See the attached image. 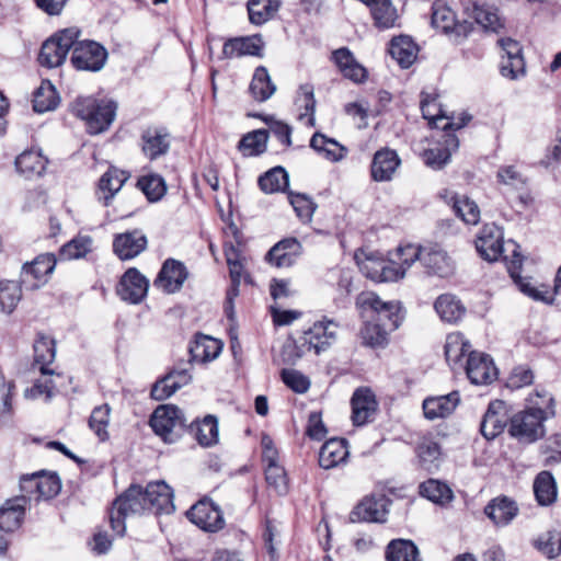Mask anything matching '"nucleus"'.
<instances>
[{"instance_id": "nucleus-1", "label": "nucleus", "mask_w": 561, "mask_h": 561, "mask_svg": "<svg viewBox=\"0 0 561 561\" xmlns=\"http://www.w3.org/2000/svg\"><path fill=\"white\" fill-rule=\"evenodd\" d=\"M530 407L512 416L510 434L522 443H534L545 435L543 422L554 415L553 398L536 392L529 398Z\"/></svg>"}, {"instance_id": "nucleus-2", "label": "nucleus", "mask_w": 561, "mask_h": 561, "mask_svg": "<svg viewBox=\"0 0 561 561\" xmlns=\"http://www.w3.org/2000/svg\"><path fill=\"white\" fill-rule=\"evenodd\" d=\"M116 103L108 100H98L92 96L78 98L71 105L72 113L84 121L87 130L98 135L112 125L116 115Z\"/></svg>"}, {"instance_id": "nucleus-3", "label": "nucleus", "mask_w": 561, "mask_h": 561, "mask_svg": "<svg viewBox=\"0 0 561 561\" xmlns=\"http://www.w3.org/2000/svg\"><path fill=\"white\" fill-rule=\"evenodd\" d=\"M222 351V343L209 335L198 333L190 343V359L185 367L178 366V389L192 381V365L206 364L216 359Z\"/></svg>"}, {"instance_id": "nucleus-4", "label": "nucleus", "mask_w": 561, "mask_h": 561, "mask_svg": "<svg viewBox=\"0 0 561 561\" xmlns=\"http://www.w3.org/2000/svg\"><path fill=\"white\" fill-rule=\"evenodd\" d=\"M147 508V502L144 496V488L140 485H130L124 494L118 496L112 508L108 518L111 527L118 536L125 534V518L133 514H141Z\"/></svg>"}, {"instance_id": "nucleus-5", "label": "nucleus", "mask_w": 561, "mask_h": 561, "mask_svg": "<svg viewBox=\"0 0 561 561\" xmlns=\"http://www.w3.org/2000/svg\"><path fill=\"white\" fill-rule=\"evenodd\" d=\"M356 306L364 312H371L370 319L391 332L397 330L402 321L399 305L393 301H382L373 291L359 294Z\"/></svg>"}, {"instance_id": "nucleus-6", "label": "nucleus", "mask_w": 561, "mask_h": 561, "mask_svg": "<svg viewBox=\"0 0 561 561\" xmlns=\"http://www.w3.org/2000/svg\"><path fill=\"white\" fill-rule=\"evenodd\" d=\"M80 30L68 27L57 32L44 42L38 56L42 66L48 68L59 67L64 64L73 44L80 37Z\"/></svg>"}, {"instance_id": "nucleus-7", "label": "nucleus", "mask_w": 561, "mask_h": 561, "mask_svg": "<svg viewBox=\"0 0 561 561\" xmlns=\"http://www.w3.org/2000/svg\"><path fill=\"white\" fill-rule=\"evenodd\" d=\"M106 48L95 41H76L72 46L71 64L78 70L96 72L107 60Z\"/></svg>"}, {"instance_id": "nucleus-8", "label": "nucleus", "mask_w": 561, "mask_h": 561, "mask_svg": "<svg viewBox=\"0 0 561 561\" xmlns=\"http://www.w3.org/2000/svg\"><path fill=\"white\" fill-rule=\"evenodd\" d=\"M186 517L206 533H218L226 525L221 508L207 496L196 502L186 512Z\"/></svg>"}, {"instance_id": "nucleus-9", "label": "nucleus", "mask_w": 561, "mask_h": 561, "mask_svg": "<svg viewBox=\"0 0 561 561\" xmlns=\"http://www.w3.org/2000/svg\"><path fill=\"white\" fill-rule=\"evenodd\" d=\"M149 280L136 267H129L121 277L116 288L119 298L128 304L138 305L147 296Z\"/></svg>"}, {"instance_id": "nucleus-10", "label": "nucleus", "mask_w": 561, "mask_h": 561, "mask_svg": "<svg viewBox=\"0 0 561 561\" xmlns=\"http://www.w3.org/2000/svg\"><path fill=\"white\" fill-rule=\"evenodd\" d=\"M56 266L54 254L46 253L35 257L31 263H25L21 272V282L27 289H36L47 282Z\"/></svg>"}, {"instance_id": "nucleus-11", "label": "nucleus", "mask_w": 561, "mask_h": 561, "mask_svg": "<svg viewBox=\"0 0 561 561\" xmlns=\"http://www.w3.org/2000/svg\"><path fill=\"white\" fill-rule=\"evenodd\" d=\"M336 329L337 324L334 321L324 319L314 322L312 327L304 332L301 337L309 352L313 351L316 354H320L336 341Z\"/></svg>"}, {"instance_id": "nucleus-12", "label": "nucleus", "mask_w": 561, "mask_h": 561, "mask_svg": "<svg viewBox=\"0 0 561 561\" xmlns=\"http://www.w3.org/2000/svg\"><path fill=\"white\" fill-rule=\"evenodd\" d=\"M503 55L500 65L501 75L505 78L516 79L525 72V61L519 43L510 37L497 41Z\"/></svg>"}, {"instance_id": "nucleus-13", "label": "nucleus", "mask_w": 561, "mask_h": 561, "mask_svg": "<svg viewBox=\"0 0 561 561\" xmlns=\"http://www.w3.org/2000/svg\"><path fill=\"white\" fill-rule=\"evenodd\" d=\"M476 249L478 253L486 261H496L503 256V232L501 228L495 225H485L476 240Z\"/></svg>"}, {"instance_id": "nucleus-14", "label": "nucleus", "mask_w": 561, "mask_h": 561, "mask_svg": "<svg viewBox=\"0 0 561 561\" xmlns=\"http://www.w3.org/2000/svg\"><path fill=\"white\" fill-rule=\"evenodd\" d=\"M466 374L472 383L482 386L495 380L497 370L489 355L470 352L466 363Z\"/></svg>"}, {"instance_id": "nucleus-15", "label": "nucleus", "mask_w": 561, "mask_h": 561, "mask_svg": "<svg viewBox=\"0 0 561 561\" xmlns=\"http://www.w3.org/2000/svg\"><path fill=\"white\" fill-rule=\"evenodd\" d=\"M390 504L391 500L385 494L366 496L352 512V520L383 523Z\"/></svg>"}, {"instance_id": "nucleus-16", "label": "nucleus", "mask_w": 561, "mask_h": 561, "mask_svg": "<svg viewBox=\"0 0 561 561\" xmlns=\"http://www.w3.org/2000/svg\"><path fill=\"white\" fill-rule=\"evenodd\" d=\"M148 511L156 515L170 516L174 510L172 489L164 481H156L144 488Z\"/></svg>"}, {"instance_id": "nucleus-17", "label": "nucleus", "mask_w": 561, "mask_h": 561, "mask_svg": "<svg viewBox=\"0 0 561 561\" xmlns=\"http://www.w3.org/2000/svg\"><path fill=\"white\" fill-rule=\"evenodd\" d=\"M148 244L147 237L139 229L118 233L113 240V251L122 261H128L142 253Z\"/></svg>"}, {"instance_id": "nucleus-18", "label": "nucleus", "mask_w": 561, "mask_h": 561, "mask_svg": "<svg viewBox=\"0 0 561 561\" xmlns=\"http://www.w3.org/2000/svg\"><path fill=\"white\" fill-rule=\"evenodd\" d=\"M352 421L355 426H363L373 421L378 403L374 392L369 388H358L352 399Z\"/></svg>"}, {"instance_id": "nucleus-19", "label": "nucleus", "mask_w": 561, "mask_h": 561, "mask_svg": "<svg viewBox=\"0 0 561 561\" xmlns=\"http://www.w3.org/2000/svg\"><path fill=\"white\" fill-rule=\"evenodd\" d=\"M401 164L396 150L381 148L373 157L370 164V176L375 182H389Z\"/></svg>"}, {"instance_id": "nucleus-20", "label": "nucleus", "mask_w": 561, "mask_h": 561, "mask_svg": "<svg viewBox=\"0 0 561 561\" xmlns=\"http://www.w3.org/2000/svg\"><path fill=\"white\" fill-rule=\"evenodd\" d=\"M18 173L26 180L43 176L46 172L48 159L38 148H31L20 153L14 161Z\"/></svg>"}, {"instance_id": "nucleus-21", "label": "nucleus", "mask_w": 561, "mask_h": 561, "mask_svg": "<svg viewBox=\"0 0 561 561\" xmlns=\"http://www.w3.org/2000/svg\"><path fill=\"white\" fill-rule=\"evenodd\" d=\"M302 247L296 238L278 241L266 253V261L276 267H289L300 256Z\"/></svg>"}, {"instance_id": "nucleus-22", "label": "nucleus", "mask_w": 561, "mask_h": 561, "mask_svg": "<svg viewBox=\"0 0 561 561\" xmlns=\"http://www.w3.org/2000/svg\"><path fill=\"white\" fill-rule=\"evenodd\" d=\"M507 421L508 417L504 401H492L481 421V434L486 439H493L504 431Z\"/></svg>"}, {"instance_id": "nucleus-23", "label": "nucleus", "mask_w": 561, "mask_h": 561, "mask_svg": "<svg viewBox=\"0 0 561 561\" xmlns=\"http://www.w3.org/2000/svg\"><path fill=\"white\" fill-rule=\"evenodd\" d=\"M264 42L261 35L236 37L228 39L222 47V54L226 58L241 56H263Z\"/></svg>"}, {"instance_id": "nucleus-24", "label": "nucleus", "mask_w": 561, "mask_h": 561, "mask_svg": "<svg viewBox=\"0 0 561 561\" xmlns=\"http://www.w3.org/2000/svg\"><path fill=\"white\" fill-rule=\"evenodd\" d=\"M518 512L517 503L505 495L492 499L484 507V514L497 527H504L511 524Z\"/></svg>"}, {"instance_id": "nucleus-25", "label": "nucleus", "mask_w": 561, "mask_h": 561, "mask_svg": "<svg viewBox=\"0 0 561 561\" xmlns=\"http://www.w3.org/2000/svg\"><path fill=\"white\" fill-rule=\"evenodd\" d=\"M421 264L428 275L447 277L454 272V263L448 254L436 248H423Z\"/></svg>"}, {"instance_id": "nucleus-26", "label": "nucleus", "mask_w": 561, "mask_h": 561, "mask_svg": "<svg viewBox=\"0 0 561 561\" xmlns=\"http://www.w3.org/2000/svg\"><path fill=\"white\" fill-rule=\"evenodd\" d=\"M150 426L153 432L165 443H172L175 427V407L172 404L159 405L150 417Z\"/></svg>"}, {"instance_id": "nucleus-27", "label": "nucleus", "mask_w": 561, "mask_h": 561, "mask_svg": "<svg viewBox=\"0 0 561 561\" xmlns=\"http://www.w3.org/2000/svg\"><path fill=\"white\" fill-rule=\"evenodd\" d=\"M460 401L459 393L453 391L448 394L430 397L423 401V412L426 419L436 420L450 415Z\"/></svg>"}, {"instance_id": "nucleus-28", "label": "nucleus", "mask_w": 561, "mask_h": 561, "mask_svg": "<svg viewBox=\"0 0 561 561\" xmlns=\"http://www.w3.org/2000/svg\"><path fill=\"white\" fill-rule=\"evenodd\" d=\"M347 442L344 438H331L327 440L319 453V465L323 469H332L345 463L348 458Z\"/></svg>"}, {"instance_id": "nucleus-29", "label": "nucleus", "mask_w": 561, "mask_h": 561, "mask_svg": "<svg viewBox=\"0 0 561 561\" xmlns=\"http://www.w3.org/2000/svg\"><path fill=\"white\" fill-rule=\"evenodd\" d=\"M374 25L378 30L400 26V14L391 0H375L369 5Z\"/></svg>"}, {"instance_id": "nucleus-30", "label": "nucleus", "mask_w": 561, "mask_h": 561, "mask_svg": "<svg viewBox=\"0 0 561 561\" xmlns=\"http://www.w3.org/2000/svg\"><path fill=\"white\" fill-rule=\"evenodd\" d=\"M34 366L38 367L43 376H53L55 371L48 366L56 356L55 341L44 334H38L34 342Z\"/></svg>"}, {"instance_id": "nucleus-31", "label": "nucleus", "mask_w": 561, "mask_h": 561, "mask_svg": "<svg viewBox=\"0 0 561 561\" xmlns=\"http://www.w3.org/2000/svg\"><path fill=\"white\" fill-rule=\"evenodd\" d=\"M443 145L425 150L424 160L426 165L433 169H442L450 159L451 151L459 146L457 137L451 133L443 135Z\"/></svg>"}, {"instance_id": "nucleus-32", "label": "nucleus", "mask_w": 561, "mask_h": 561, "mask_svg": "<svg viewBox=\"0 0 561 561\" xmlns=\"http://www.w3.org/2000/svg\"><path fill=\"white\" fill-rule=\"evenodd\" d=\"M417 46L410 36L393 37L389 45V54L402 68H409L416 59Z\"/></svg>"}, {"instance_id": "nucleus-33", "label": "nucleus", "mask_w": 561, "mask_h": 561, "mask_svg": "<svg viewBox=\"0 0 561 561\" xmlns=\"http://www.w3.org/2000/svg\"><path fill=\"white\" fill-rule=\"evenodd\" d=\"M434 309L442 321L457 323L466 313V307L451 294L438 296L434 302Z\"/></svg>"}, {"instance_id": "nucleus-34", "label": "nucleus", "mask_w": 561, "mask_h": 561, "mask_svg": "<svg viewBox=\"0 0 561 561\" xmlns=\"http://www.w3.org/2000/svg\"><path fill=\"white\" fill-rule=\"evenodd\" d=\"M251 96L257 102H265L276 92V84L272 81L268 70L264 66L255 68L249 85Z\"/></svg>"}, {"instance_id": "nucleus-35", "label": "nucleus", "mask_w": 561, "mask_h": 561, "mask_svg": "<svg viewBox=\"0 0 561 561\" xmlns=\"http://www.w3.org/2000/svg\"><path fill=\"white\" fill-rule=\"evenodd\" d=\"M23 499H11L0 507V529L5 533L16 530L24 519L25 504Z\"/></svg>"}, {"instance_id": "nucleus-36", "label": "nucleus", "mask_w": 561, "mask_h": 561, "mask_svg": "<svg viewBox=\"0 0 561 561\" xmlns=\"http://www.w3.org/2000/svg\"><path fill=\"white\" fill-rule=\"evenodd\" d=\"M332 57L345 78L354 82H362L366 78V69L355 60L348 48L336 49Z\"/></svg>"}, {"instance_id": "nucleus-37", "label": "nucleus", "mask_w": 561, "mask_h": 561, "mask_svg": "<svg viewBox=\"0 0 561 561\" xmlns=\"http://www.w3.org/2000/svg\"><path fill=\"white\" fill-rule=\"evenodd\" d=\"M191 431L203 447H211L219 440L218 420L211 414L206 415L201 422L191 424Z\"/></svg>"}, {"instance_id": "nucleus-38", "label": "nucleus", "mask_w": 561, "mask_h": 561, "mask_svg": "<svg viewBox=\"0 0 561 561\" xmlns=\"http://www.w3.org/2000/svg\"><path fill=\"white\" fill-rule=\"evenodd\" d=\"M536 501L541 506L553 504L558 496L557 483L549 471H541L534 481Z\"/></svg>"}, {"instance_id": "nucleus-39", "label": "nucleus", "mask_w": 561, "mask_h": 561, "mask_svg": "<svg viewBox=\"0 0 561 561\" xmlns=\"http://www.w3.org/2000/svg\"><path fill=\"white\" fill-rule=\"evenodd\" d=\"M280 0H249L247 8L252 24L262 25L273 18L280 7Z\"/></svg>"}, {"instance_id": "nucleus-40", "label": "nucleus", "mask_w": 561, "mask_h": 561, "mask_svg": "<svg viewBox=\"0 0 561 561\" xmlns=\"http://www.w3.org/2000/svg\"><path fill=\"white\" fill-rule=\"evenodd\" d=\"M310 147L332 162L341 161L347 152L344 146L320 133H316L311 137Z\"/></svg>"}, {"instance_id": "nucleus-41", "label": "nucleus", "mask_w": 561, "mask_h": 561, "mask_svg": "<svg viewBox=\"0 0 561 561\" xmlns=\"http://www.w3.org/2000/svg\"><path fill=\"white\" fill-rule=\"evenodd\" d=\"M388 561H421L417 547L411 540L393 539L386 550Z\"/></svg>"}, {"instance_id": "nucleus-42", "label": "nucleus", "mask_w": 561, "mask_h": 561, "mask_svg": "<svg viewBox=\"0 0 561 561\" xmlns=\"http://www.w3.org/2000/svg\"><path fill=\"white\" fill-rule=\"evenodd\" d=\"M259 186L266 194L283 192L289 184V176L282 167H275L259 178Z\"/></svg>"}, {"instance_id": "nucleus-43", "label": "nucleus", "mask_w": 561, "mask_h": 561, "mask_svg": "<svg viewBox=\"0 0 561 561\" xmlns=\"http://www.w3.org/2000/svg\"><path fill=\"white\" fill-rule=\"evenodd\" d=\"M59 103L55 87L49 81H43L34 92L33 108L37 113L53 111Z\"/></svg>"}, {"instance_id": "nucleus-44", "label": "nucleus", "mask_w": 561, "mask_h": 561, "mask_svg": "<svg viewBox=\"0 0 561 561\" xmlns=\"http://www.w3.org/2000/svg\"><path fill=\"white\" fill-rule=\"evenodd\" d=\"M127 175L124 171L110 168L100 179L99 188L103 194L104 204L108 205L112 197L122 188Z\"/></svg>"}, {"instance_id": "nucleus-45", "label": "nucleus", "mask_w": 561, "mask_h": 561, "mask_svg": "<svg viewBox=\"0 0 561 561\" xmlns=\"http://www.w3.org/2000/svg\"><path fill=\"white\" fill-rule=\"evenodd\" d=\"M471 15L486 31L499 33L504 26L497 10L491 5L474 3Z\"/></svg>"}, {"instance_id": "nucleus-46", "label": "nucleus", "mask_w": 561, "mask_h": 561, "mask_svg": "<svg viewBox=\"0 0 561 561\" xmlns=\"http://www.w3.org/2000/svg\"><path fill=\"white\" fill-rule=\"evenodd\" d=\"M471 351L470 342L460 332L447 335L445 344V356L449 364H458L462 357L469 356Z\"/></svg>"}, {"instance_id": "nucleus-47", "label": "nucleus", "mask_w": 561, "mask_h": 561, "mask_svg": "<svg viewBox=\"0 0 561 561\" xmlns=\"http://www.w3.org/2000/svg\"><path fill=\"white\" fill-rule=\"evenodd\" d=\"M420 494L433 503L444 505L453 500L450 488L438 480L428 479L420 485Z\"/></svg>"}, {"instance_id": "nucleus-48", "label": "nucleus", "mask_w": 561, "mask_h": 561, "mask_svg": "<svg viewBox=\"0 0 561 561\" xmlns=\"http://www.w3.org/2000/svg\"><path fill=\"white\" fill-rule=\"evenodd\" d=\"M167 135L156 130L148 129L142 134V151L151 160L164 154L169 148Z\"/></svg>"}, {"instance_id": "nucleus-49", "label": "nucleus", "mask_w": 561, "mask_h": 561, "mask_svg": "<svg viewBox=\"0 0 561 561\" xmlns=\"http://www.w3.org/2000/svg\"><path fill=\"white\" fill-rule=\"evenodd\" d=\"M432 25L444 33L453 31L456 25L455 12L442 0L434 1L432 5Z\"/></svg>"}, {"instance_id": "nucleus-50", "label": "nucleus", "mask_w": 561, "mask_h": 561, "mask_svg": "<svg viewBox=\"0 0 561 561\" xmlns=\"http://www.w3.org/2000/svg\"><path fill=\"white\" fill-rule=\"evenodd\" d=\"M22 298L21 285L14 280L0 282V309L4 313H11Z\"/></svg>"}, {"instance_id": "nucleus-51", "label": "nucleus", "mask_w": 561, "mask_h": 561, "mask_svg": "<svg viewBox=\"0 0 561 561\" xmlns=\"http://www.w3.org/2000/svg\"><path fill=\"white\" fill-rule=\"evenodd\" d=\"M497 182L514 191H524L528 178L516 165H502L496 173Z\"/></svg>"}, {"instance_id": "nucleus-52", "label": "nucleus", "mask_w": 561, "mask_h": 561, "mask_svg": "<svg viewBox=\"0 0 561 561\" xmlns=\"http://www.w3.org/2000/svg\"><path fill=\"white\" fill-rule=\"evenodd\" d=\"M267 139V130H253L242 137L239 142V149L243 152L244 156L261 154L266 150Z\"/></svg>"}, {"instance_id": "nucleus-53", "label": "nucleus", "mask_w": 561, "mask_h": 561, "mask_svg": "<svg viewBox=\"0 0 561 561\" xmlns=\"http://www.w3.org/2000/svg\"><path fill=\"white\" fill-rule=\"evenodd\" d=\"M296 103L300 108H304V112L299 114V119L304 121L306 118L308 125L314 126L316 100L312 84L305 83L299 87Z\"/></svg>"}, {"instance_id": "nucleus-54", "label": "nucleus", "mask_w": 561, "mask_h": 561, "mask_svg": "<svg viewBox=\"0 0 561 561\" xmlns=\"http://www.w3.org/2000/svg\"><path fill=\"white\" fill-rule=\"evenodd\" d=\"M453 209L455 214L468 225H477L480 220V209L478 205L467 196H454Z\"/></svg>"}, {"instance_id": "nucleus-55", "label": "nucleus", "mask_w": 561, "mask_h": 561, "mask_svg": "<svg viewBox=\"0 0 561 561\" xmlns=\"http://www.w3.org/2000/svg\"><path fill=\"white\" fill-rule=\"evenodd\" d=\"M92 239L88 236H79L64 244L59 251L60 260H78L84 257L90 251Z\"/></svg>"}, {"instance_id": "nucleus-56", "label": "nucleus", "mask_w": 561, "mask_h": 561, "mask_svg": "<svg viewBox=\"0 0 561 561\" xmlns=\"http://www.w3.org/2000/svg\"><path fill=\"white\" fill-rule=\"evenodd\" d=\"M111 407L107 403L95 407L89 417V426L104 442L108 438L107 426L110 423Z\"/></svg>"}, {"instance_id": "nucleus-57", "label": "nucleus", "mask_w": 561, "mask_h": 561, "mask_svg": "<svg viewBox=\"0 0 561 561\" xmlns=\"http://www.w3.org/2000/svg\"><path fill=\"white\" fill-rule=\"evenodd\" d=\"M153 288L168 295L175 293V259L164 261L153 280Z\"/></svg>"}, {"instance_id": "nucleus-58", "label": "nucleus", "mask_w": 561, "mask_h": 561, "mask_svg": "<svg viewBox=\"0 0 561 561\" xmlns=\"http://www.w3.org/2000/svg\"><path fill=\"white\" fill-rule=\"evenodd\" d=\"M307 352H309L304 339L287 337L282 345L279 357L285 365H295Z\"/></svg>"}, {"instance_id": "nucleus-59", "label": "nucleus", "mask_w": 561, "mask_h": 561, "mask_svg": "<svg viewBox=\"0 0 561 561\" xmlns=\"http://www.w3.org/2000/svg\"><path fill=\"white\" fill-rule=\"evenodd\" d=\"M61 490V482L56 473L38 471L37 501L50 500Z\"/></svg>"}, {"instance_id": "nucleus-60", "label": "nucleus", "mask_w": 561, "mask_h": 561, "mask_svg": "<svg viewBox=\"0 0 561 561\" xmlns=\"http://www.w3.org/2000/svg\"><path fill=\"white\" fill-rule=\"evenodd\" d=\"M137 185L151 202L160 199L165 193L164 182L159 175L142 176Z\"/></svg>"}, {"instance_id": "nucleus-61", "label": "nucleus", "mask_w": 561, "mask_h": 561, "mask_svg": "<svg viewBox=\"0 0 561 561\" xmlns=\"http://www.w3.org/2000/svg\"><path fill=\"white\" fill-rule=\"evenodd\" d=\"M389 332L391 331L371 320L362 329V337L366 345L371 347L383 346L387 343Z\"/></svg>"}, {"instance_id": "nucleus-62", "label": "nucleus", "mask_w": 561, "mask_h": 561, "mask_svg": "<svg viewBox=\"0 0 561 561\" xmlns=\"http://www.w3.org/2000/svg\"><path fill=\"white\" fill-rule=\"evenodd\" d=\"M535 546L542 554L552 559L561 551V534L548 531L535 541Z\"/></svg>"}, {"instance_id": "nucleus-63", "label": "nucleus", "mask_w": 561, "mask_h": 561, "mask_svg": "<svg viewBox=\"0 0 561 561\" xmlns=\"http://www.w3.org/2000/svg\"><path fill=\"white\" fill-rule=\"evenodd\" d=\"M422 249L414 244H407L396 250L393 260L398 262V266L403 270L404 275L415 261L421 262Z\"/></svg>"}, {"instance_id": "nucleus-64", "label": "nucleus", "mask_w": 561, "mask_h": 561, "mask_svg": "<svg viewBox=\"0 0 561 561\" xmlns=\"http://www.w3.org/2000/svg\"><path fill=\"white\" fill-rule=\"evenodd\" d=\"M290 205L302 221H310L316 210V204L304 194L289 193Z\"/></svg>"}]
</instances>
